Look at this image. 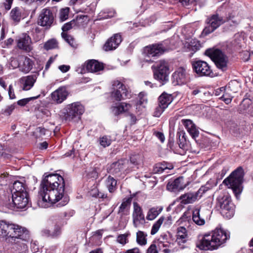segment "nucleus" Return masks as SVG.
Listing matches in <instances>:
<instances>
[{
	"instance_id": "69168bd1",
	"label": "nucleus",
	"mask_w": 253,
	"mask_h": 253,
	"mask_svg": "<svg viewBox=\"0 0 253 253\" xmlns=\"http://www.w3.org/2000/svg\"><path fill=\"white\" fill-rule=\"evenodd\" d=\"M16 105L15 103L8 106L5 110V112L10 115L12 111L15 109Z\"/></svg>"
},
{
	"instance_id": "8fccbe9b",
	"label": "nucleus",
	"mask_w": 253,
	"mask_h": 253,
	"mask_svg": "<svg viewBox=\"0 0 253 253\" xmlns=\"http://www.w3.org/2000/svg\"><path fill=\"white\" fill-rule=\"evenodd\" d=\"M89 194L91 196L96 198H104L106 197L104 194L99 192L98 189L96 188H94L91 189L89 192Z\"/></svg>"
},
{
	"instance_id": "9b49d317",
	"label": "nucleus",
	"mask_w": 253,
	"mask_h": 253,
	"mask_svg": "<svg viewBox=\"0 0 253 253\" xmlns=\"http://www.w3.org/2000/svg\"><path fill=\"white\" fill-rule=\"evenodd\" d=\"M192 65L193 71L198 76H211L212 74L210 66L204 61H194Z\"/></svg>"
},
{
	"instance_id": "a878e982",
	"label": "nucleus",
	"mask_w": 253,
	"mask_h": 253,
	"mask_svg": "<svg viewBox=\"0 0 253 253\" xmlns=\"http://www.w3.org/2000/svg\"><path fill=\"white\" fill-rule=\"evenodd\" d=\"M36 75H30L20 79V83L22 84V88L24 90H30L36 82Z\"/></svg>"
},
{
	"instance_id": "58836bf2",
	"label": "nucleus",
	"mask_w": 253,
	"mask_h": 253,
	"mask_svg": "<svg viewBox=\"0 0 253 253\" xmlns=\"http://www.w3.org/2000/svg\"><path fill=\"white\" fill-rule=\"evenodd\" d=\"M105 183L110 193H112L115 190L117 181L113 177L109 176L106 180Z\"/></svg>"
},
{
	"instance_id": "72a5a7b5",
	"label": "nucleus",
	"mask_w": 253,
	"mask_h": 253,
	"mask_svg": "<svg viewBox=\"0 0 253 253\" xmlns=\"http://www.w3.org/2000/svg\"><path fill=\"white\" fill-rule=\"evenodd\" d=\"M162 207H157L151 208L148 211L146 218L149 220L154 219L162 212Z\"/></svg>"
},
{
	"instance_id": "4d7b16f0",
	"label": "nucleus",
	"mask_w": 253,
	"mask_h": 253,
	"mask_svg": "<svg viewBox=\"0 0 253 253\" xmlns=\"http://www.w3.org/2000/svg\"><path fill=\"white\" fill-rule=\"evenodd\" d=\"M166 108H163V106L159 104L154 112V116L156 117H159L162 113L164 112Z\"/></svg>"
},
{
	"instance_id": "4468645a",
	"label": "nucleus",
	"mask_w": 253,
	"mask_h": 253,
	"mask_svg": "<svg viewBox=\"0 0 253 253\" xmlns=\"http://www.w3.org/2000/svg\"><path fill=\"white\" fill-rule=\"evenodd\" d=\"M14 226L13 227L11 236L12 240L15 241L17 239L24 241H28L30 240L29 231L25 227L15 224Z\"/></svg>"
},
{
	"instance_id": "20e7f679",
	"label": "nucleus",
	"mask_w": 253,
	"mask_h": 253,
	"mask_svg": "<svg viewBox=\"0 0 253 253\" xmlns=\"http://www.w3.org/2000/svg\"><path fill=\"white\" fill-rule=\"evenodd\" d=\"M226 22H230V24L233 26H237L239 21L234 19L233 16H229L227 17V19H224L222 16L218 14H213L207 20V26L203 30V32L208 35L213 32L215 29L219 27L221 24Z\"/></svg>"
},
{
	"instance_id": "412c9836",
	"label": "nucleus",
	"mask_w": 253,
	"mask_h": 253,
	"mask_svg": "<svg viewBox=\"0 0 253 253\" xmlns=\"http://www.w3.org/2000/svg\"><path fill=\"white\" fill-rule=\"evenodd\" d=\"M122 40L120 34H116L110 38L104 45L105 51H109L116 49L121 42Z\"/></svg>"
},
{
	"instance_id": "4be33fe9",
	"label": "nucleus",
	"mask_w": 253,
	"mask_h": 253,
	"mask_svg": "<svg viewBox=\"0 0 253 253\" xmlns=\"http://www.w3.org/2000/svg\"><path fill=\"white\" fill-rule=\"evenodd\" d=\"M14 224L9 223L5 221H0V237L11 238Z\"/></svg>"
},
{
	"instance_id": "f257e3e1",
	"label": "nucleus",
	"mask_w": 253,
	"mask_h": 253,
	"mask_svg": "<svg viewBox=\"0 0 253 253\" xmlns=\"http://www.w3.org/2000/svg\"><path fill=\"white\" fill-rule=\"evenodd\" d=\"M230 235L221 228H216L211 232L204 234L197 243V247L203 250H217L229 238Z\"/></svg>"
},
{
	"instance_id": "f03ea898",
	"label": "nucleus",
	"mask_w": 253,
	"mask_h": 253,
	"mask_svg": "<svg viewBox=\"0 0 253 253\" xmlns=\"http://www.w3.org/2000/svg\"><path fill=\"white\" fill-rule=\"evenodd\" d=\"M243 177V169L241 168H239L232 172L230 175L223 181L224 184L232 189L237 199L239 198L243 190L242 182Z\"/></svg>"
},
{
	"instance_id": "2eb2a0df",
	"label": "nucleus",
	"mask_w": 253,
	"mask_h": 253,
	"mask_svg": "<svg viewBox=\"0 0 253 253\" xmlns=\"http://www.w3.org/2000/svg\"><path fill=\"white\" fill-rule=\"evenodd\" d=\"M235 84H236L237 85H238V83L234 81L231 82L229 83L228 85L226 86L225 88L221 87L220 89V91L223 92L222 96L220 98L224 101L227 104H228L231 102L232 99L233 97V94L238 91L237 89L232 88Z\"/></svg>"
},
{
	"instance_id": "13d9d810",
	"label": "nucleus",
	"mask_w": 253,
	"mask_h": 253,
	"mask_svg": "<svg viewBox=\"0 0 253 253\" xmlns=\"http://www.w3.org/2000/svg\"><path fill=\"white\" fill-rule=\"evenodd\" d=\"M139 101L138 103L141 105H144L147 103V98L145 94L143 92H140L138 95Z\"/></svg>"
},
{
	"instance_id": "7c9ffc66",
	"label": "nucleus",
	"mask_w": 253,
	"mask_h": 253,
	"mask_svg": "<svg viewBox=\"0 0 253 253\" xmlns=\"http://www.w3.org/2000/svg\"><path fill=\"white\" fill-rule=\"evenodd\" d=\"M192 219L193 221L198 225H203L205 223V217L200 212V210L198 208L193 210Z\"/></svg>"
},
{
	"instance_id": "6ab92c4d",
	"label": "nucleus",
	"mask_w": 253,
	"mask_h": 253,
	"mask_svg": "<svg viewBox=\"0 0 253 253\" xmlns=\"http://www.w3.org/2000/svg\"><path fill=\"white\" fill-rule=\"evenodd\" d=\"M187 184L184 182L183 176L179 177L174 180L169 181L167 185L168 190L171 192H177L183 190Z\"/></svg>"
},
{
	"instance_id": "e433bc0d",
	"label": "nucleus",
	"mask_w": 253,
	"mask_h": 253,
	"mask_svg": "<svg viewBox=\"0 0 253 253\" xmlns=\"http://www.w3.org/2000/svg\"><path fill=\"white\" fill-rule=\"evenodd\" d=\"M177 240L178 242L185 243L187 238V231L185 227L180 226L177 229Z\"/></svg>"
},
{
	"instance_id": "6e6552de",
	"label": "nucleus",
	"mask_w": 253,
	"mask_h": 253,
	"mask_svg": "<svg viewBox=\"0 0 253 253\" xmlns=\"http://www.w3.org/2000/svg\"><path fill=\"white\" fill-rule=\"evenodd\" d=\"M216 205L220 208V212L224 217L230 218L233 216L235 213V206L229 196H219L217 199Z\"/></svg>"
},
{
	"instance_id": "2f4dec72",
	"label": "nucleus",
	"mask_w": 253,
	"mask_h": 253,
	"mask_svg": "<svg viewBox=\"0 0 253 253\" xmlns=\"http://www.w3.org/2000/svg\"><path fill=\"white\" fill-rule=\"evenodd\" d=\"M173 98L171 95L163 93L159 97V104L163 106V108H167L171 103Z\"/></svg>"
},
{
	"instance_id": "ddd939ff",
	"label": "nucleus",
	"mask_w": 253,
	"mask_h": 253,
	"mask_svg": "<svg viewBox=\"0 0 253 253\" xmlns=\"http://www.w3.org/2000/svg\"><path fill=\"white\" fill-rule=\"evenodd\" d=\"M29 194L21 195H12V203L9 208L16 207L17 209H24L29 204Z\"/></svg>"
},
{
	"instance_id": "4c0bfd02",
	"label": "nucleus",
	"mask_w": 253,
	"mask_h": 253,
	"mask_svg": "<svg viewBox=\"0 0 253 253\" xmlns=\"http://www.w3.org/2000/svg\"><path fill=\"white\" fill-rule=\"evenodd\" d=\"M10 18L14 22H18L21 19V11L20 8L16 7L12 9L10 12Z\"/></svg>"
},
{
	"instance_id": "cd10ccee",
	"label": "nucleus",
	"mask_w": 253,
	"mask_h": 253,
	"mask_svg": "<svg viewBox=\"0 0 253 253\" xmlns=\"http://www.w3.org/2000/svg\"><path fill=\"white\" fill-rule=\"evenodd\" d=\"M19 70L23 73H28L32 68V60L23 55L19 56Z\"/></svg>"
},
{
	"instance_id": "37998d69",
	"label": "nucleus",
	"mask_w": 253,
	"mask_h": 253,
	"mask_svg": "<svg viewBox=\"0 0 253 253\" xmlns=\"http://www.w3.org/2000/svg\"><path fill=\"white\" fill-rule=\"evenodd\" d=\"M57 47L58 42L57 41L54 39L48 41L44 44V48L47 50L54 49Z\"/></svg>"
},
{
	"instance_id": "f3484780",
	"label": "nucleus",
	"mask_w": 253,
	"mask_h": 253,
	"mask_svg": "<svg viewBox=\"0 0 253 253\" xmlns=\"http://www.w3.org/2000/svg\"><path fill=\"white\" fill-rule=\"evenodd\" d=\"M17 45L19 49L26 52H30L33 49L31 38L27 34H23L19 37Z\"/></svg>"
},
{
	"instance_id": "de8ad7c7",
	"label": "nucleus",
	"mask_w": 253,
	"mask_h": 253,
	"mask_svg": "<svg viewBox=\"0 0 253 253\" xmlns=\"http://www.w3.org/2000/svg\"><path fill=\"white\" fill-rule=\"evenodd\" d=\"M69 8L65 7L62 8L59 11V18L61 21H64L67 19L69 15Z\"/></svg>"
},
{
	"instance_id": "49530a36",
	"label": "nucleus",
	"mask_w": 253,
	"mask_h": 253,
	"mask_svg": "<svg viewBox=\"0 0 253 253\" xmlns=\"http://www.w3.org/2000/svg\"><path fill=\"white\" fill-rule=\"evenodd\" d=\"M130 234L128 233L124 234H120L117 238V242L124 246L128 243V240L127 237Z\"/></svg>"
},
{
	"instance_id": "79ce46f5",
	"label": "nucleus",
	"mask_w": 253,
	"mask_h": 253,
	"mask_svg": "<svg viewBox=\"0 0 253 253\" xmlns=\"http://www.w3.org/2000/svg\"><path fill=\"white\" fill-rule=\"evenodd\" d=\"M164 221V217L161 216L153 225L151 231L152 235L155 234L159 230L161 225Z\"/></svg>"
},
{
	"instance_id": "f704fd0d",
	"label": "nucleus",
	"mask_w": 253,
	"mask_h": 253,
	"mask_svg": "<svg viewBox=\"0 0 253 253\" xmlns=\"http://www.w3.org/2000/svg\"><path fill=\"white\" fill-rule=\"evenodd\" d=\"M136 241L137 244L144 246L147 244V234L146 233L142 231H138L136 232Z\"/></svg>"
},
{
	"instance_id": "bf43d9fd",
	"label": "nucleus",
	"mask_w": 253,
	"mask_h": 253,
	"mask_svg": "<svg viewBox=\"0 0 253 253\" xmlns=\"http://www.w3.org/2000/svg\"><path fill=\"white\" fill-rule=\"evenodd\" d=\"M10 65L13 69L18 67L19 68L20 62L19 56L17 58H11L10 62Z\"/></svg>"
},
{
	"instance_id": "c756f323",
	"label": "nucleus",
	"mask_w": 253,
	"mask_h": 253,
	"mask_svg": "<svg viewBox=\"0 0 253 253\" xmlns=\"http://www.w3.org/2000/svg\"><path fill=\"white\" fill-rule=\"evenodd\" d=\"M179 198L181 200V203L183 204L193 203L199 199L196 192L185 193L182 195Z\"/></svg>"
},
{
	"instance_id": "39448f33",
	"label": "nucleus",
	"mask_w": 253,
	"mask_h": 253,
	"mask_svg": "<svg viewBox=\"0 0 253 253\" xmlns=\"http://www.w3.org/2000/svg\"><path fill=\"white\" fill-rule=\"evenodd\" d=\"M84 112L83 106L80 102H77L66 105L60 111L59 116L62 120L71 122L77 118H79Z\"/></svg>"
},
{
	"instance_id": "5fc2aeb1",
	"label": "nucleus",
	"mask_w": 253,
	"mask_h": 253,
	"mask_svg": "<svg viewBox=\"0 0 253 253\" xmlns=\"http://www.w3.org/2000/svg\"><path fill=\"white\" fill-rule=\"evenodd\" d=\"M75 25V21L74 20H72L69 22H68L67 23H65L62 27V30H63V32L65 33V32L68 31L71 29L73 26Z\"/></svg>"
},
{
	"instance_id": "6e6d98bb",
	"label": "nucleus",
	"mask_w": 253,
	"mask_h": 253,
	"mask_svg": "<svg viewBox=\"0 0 253 253\" xmlns=\"http://www.w3.org/2000/svg\"><path fill=\"white\" fill-rule=\"evenodd\" d=\"M39 96L33 97L24 98L17 101V104L21 106H24L26 105L30 100L38 98Z\"/></svg>"
},
{
	"instance_id": "603ef678",
	"label": "nucleus",
	"mask_w": 253,
	"mask_h": 253,
	"mask_svg": "<svg viewBox=\"0 0 253 253\" xmlns=\"http://www.w3.org/2000/svg\"><path fill=\"white\" fill-rule=\"evenodd\" d=\"M14 248L16 250L13 253H26L27 250V246L24 243H22L19 247L18 245H15Z\"/></svg>"
},
{
	"instance_id": "09e8293b",
	"label": "nucleus",
	"mask_w": 253,
	"mask_h": 253,
	"mask_svg": "<svg viewBox=\"0 0 253 253\" xmlns=\"http://www.w3.org/2000/svg\"><path fill=\"white\" fill-rule=\"evenodd\" d=\"M61 232V226L58 222H56L54 225L53 230L51 231V237H57L60 235Z\"/></svg>"
},
{
	"instance_id": "b1692460",
	"label": "nucleus",
	"mask_w": 253,
	"mask_h": 253,
	"mask_svg": "<svg viewBox=\"0 0 253 253\" xmlns=\"http://www.w3.org/2000/svg\"><path fill=\"white\" fill-rule=\"evenodd\" d=\"M181 123L193 138H195L198 136L199 131L195 125L191 120L182 119L181 120Z\"/></svg>"
},
{
	"instance_id": "a19ab883",
	"label": "nucleus",
	"mask_w": 253,
	"mask_h": 253,
	"mask_svg": "<svg viewBox=\"0 0 253 253\" xmlns=\"http://www.w3.org/2000/svg\"><path fill=\"white\" fill-rule=\"evenodd\" d=\"M62 38L69 43V44L74 47L76 48L77 47V44L75 41V39L70 35H68L66 33H62Z\"/></svg>"
},
{
	"instance_id": "3c124183",
	"label": "nucleus",
	"mask_w": 253,
	"mask_h": 253,
	"mask_svg": "<svg viewBox=\"0 0 253 253\" xmlns=\"http://www.w3.org/2000/svg\"><path fill=\"white\" fill-rule=\"evenodd\" d=\"M99 170V169L97 167L92 168L87 173V175L89 177L96 179L98 176Z\"/></svg>"
},
{
	"instance_id": "c9c22d12",
	"label": "nucleus",
	"mask_w": 253,
	"mask_h": 253,
	"mask_svg": "<svg viewBox=\"0 0 253 253\" xmlns=\"http://www.w3.org/2000/svg\"><path fill=\"white\" fill-rule=\"evenodd\" d=\"M131 200L129 199L124 201L119 207L118 213L121 216L127 215L128 213V210L130 205Z\"/></svg>"
},
{
	"instance_id": "e2e57ef3",
	"label": "nucleus",
	"mask_w": 253,
	"mask_h": 253,
	"mask_svg": "<svg viewBox=\"0 0 253 253\" xmlns=\"http://www.w3.org/2000/svg\"><path fill=\"white\" fill-rule=\"evenodd\" d=\"M171 245L169 243L160 242L159 243L158 248L160 251L164 249L171 248Z\"/></svg>"
},
{
	"instance_id": "7ed1b4c3",
	"label": "nucleus",
	"mask_w": 253,
	"mask_h": 253,
	"mask_svg": "<svg viewBox=\"0 0 253 253\" xmlns=\"http://www.w3.org/2000/svg\"><path fill=\"white\" fill-rule=\"evenodd\" d=\"M65 186H59L56 188L50 189L47 191L41 193L40 198H42V201L45 202L54 204L60 200H63L59 203L60 206H63L67 204L68 202V199L64 197Z\"/></svg>"
},
{
	"instance_id": "338daca9",
	"label": "nucleus",
	"mask_w": 253,
	"mask_h": 253,
	"mask_svg": "<svg viewBox=\"0 0 253 253\" xmlns=\"http://www.w3.org/2000/svg\"><path fill=\"white\" fill-rule=\"evenodd\" d=\"M155 136L159 138L162 142H164L165 141V136L162 132H155Z\"/></svg>"
},
{
	"instance_id": "aec40b11",
	"label": "nucleus",
	"mask_w": 253,
	"mask_h": 253,
	"mask_svg": "<svg viewBox=\"0 0 253 253\" xmlns=\"http://www.w3.org/2000/svg\"><path fill=\"white\" fill-rule=\"evenodd\" d=\"M166 50L162 44H153L145 48V52L149 57L159 56Z\"/></svg>"
},
{
	"instance_id": "ea45409f",
	"label": "nucleus",
	"mask_w": 253,
	"mask_h": 253,
	"mask_svg": "<svg viewBox=\"0 0 253 253\" xmlns=\"http://www.w3.org/2000/svg\"><path fill=\"white\" fill-rule=\"evenodd\" d=\"M143 160V156L140 154L132 155L130 157V163L135 166L140 165Z\"/></svg>"
},
{
	"instance_id": "052dcab7",
	"label": "nucleus",
	"mask_w": 253,
	"mask_h": 253,
	"mask_svg": "<svg viewBox=\"0 0 253 253\" xmlns=\"http://www.w3.org/2000/svg\"><path fill=\"white\" fill-rule=\"evenodd\" d=\"M146 253H158V250L155 244H152L148 248Z\"/></svg>"
},
{
	"instance_id": "c85d7f7f",
	"label": "nucleus",
	"mask_w": 253,
	"mask_h": 253,
	"mask_svg": "<svg viewBox=\"0 0 253 253\" xmlns=\"http://www.w3.org/2000/svg\"><path fill=\"white\" fill-rule=\"evenodd\" d=\"M12 195H21L28 194L27 187L23 182L17 181L14 182L11 189Z\"/></svg>"
},
{
	"instance_id": "423d86ee",
	"label": "nucleus",
	"mask_w": 253,
	"mask_h": 253,
	"mask_svg": "<svg viewBox=\"0 0 253 253\" xmlns=\"http://www.w3.org/2000/svg\"><path fill=\"white\" fill-rule=\"evenodd\" d=\"M59 186H65L64 178L59 174H50L44 176L41 184L39 194L43 192L47 191L50 189L56 188Z\"/></svg>"
},
{
	"instance_id": "393cba45",
	"label": "nucleus",
	"mask_w": 253,
	"mask_h": 253,
	"mask_svg": "<svg viewBox=\"0 0 253 253\" xmlns=\"http://www.w3.org/2000/svg\"><path fill=\"white\" fill-rule=\"evenodd\" d=\"M85 67L86 70L91 73H96L103 70L104 69L103 63L94 59L87 61L85 63Z\"/></svg>"
},
{
	"instance_id": "680f3d73",
	"label": "nucleus",
	"mask_w": 253,
	"mask_h": 253,
	"mask_svg": "<svg viewBox=\"0 0 253 253\" xmlns=\"http://www.w3.org/2000/svg\"><path fill=\"white\" fill-rule=\"evenodd\" d=\"M209 188L206 186H202L198 191L196 193L198 196L199 198H200L203 194L208 190Z\"/></svg>"
},
{
	"instance_id": "a211bd4d",
	"label": "nucleus",
	"mask_w": 253,
	"mask_h": 253,
	"mask_svg": "<svg viewBox=\"0 0 253 253\" xmlns=\"http://www.w3.org/2000/svg\"><path fill=\"white\" fill-rule=\"evenodd\" d=\"M69 92L65 86H61L51 94L52 100L57 104H60L65 100Z\"/></svg>"
},
{
	"instance_id": "f8f14e48",
	"label": "nucleus",
	"mask_w": 253,
	"mask_h": 253,
	"mask_svg": "<svg viewBox=\"0 0 253 253\" xmlns=\"http://www.w3.org/2000/svg\"><path fill=\"white\" fill-rule=\"evenodd\" d=\"M54 16L50 9H43L39 16L38 23L39 25L47 28L50 27L53 23Z\"/></svg>"
},
{
	"instance_id": "864d4df0",
	"label": "nucleus",
	"mask_w": 253,
	"mask_h": 253,
	"mask_svg": "<svg viewBox=\"0 0 253 253\" xmlns=\"http://www.w3.org/2000/svg\"><path fill=\"white\" fill-rule=\"evenodd\" d=\"M200 47V44L198 41H191L190 43L189 44L188 48L190 50L193 51L194 52L199 50Z\"/></svg>"
},
{
	"instance_id": "9d476101",
	"label": "nucleus",
	"mask_w": 253,
	"mask_h": 253,
	"mask_svg": "<svg viewBox=\"0 0 253 253\" xmlns=\"http://www.w3.org/2000/svg\"><path fill=\"white\" fill-rule=\"evenodd\" d=\"M131 95L126 86L118 80L114 81L112 83V91L111 97L112 99L120 101L122 100L129 98Z\"/></svg>"
},
{
	"instance_id": "5701e85b",
	"label": "nucleus",
	"mask_w": 253,
	"mask_h": 253,
	"mask_svg": "<svg viewBox=\"0 0 253 253\" xmlns=\"http://www.w3.org/2000/svg\"><path fill=\"white\" fill-rule=\"evenodd\" d=\"M172 79L177 84H182L185 83L188 79L186 70L183 68H178L173 74Z\"/></svg>"
},
{
	"instance_id": "c03bdc74",
	"label": "nucleus",
	"mask_w": 253,
	"mask_h": 253,
	"mask_svg": "<svg viewBox=\"0 0 253 253\" xmlns=\"http://www.w3.org/2000/svg\"><path fill=\"white\" fill-rule=\"evenodd\" d=\"M99 142L101 146L103 147H106L111 144L112 140L110 137L108 136H103L99 138Z\"/></svg>"
},
{
	"instance_id": "1a4fd4ad",
	"label": "nucleus",
	"mask_w": 253,
	"mask_h": 253,
	"mask_svg": "<svg viewBox=\"0 0 253 253\" xmlns=\"http://www.w3.org/2000/svg\"><path fill=\"white\" fill-rule=\"evenodd\" d=\"M152 69L155 79L162 82L168 81L169 70L168 64L167 62L164 60H160L152 66Z\"/></svg>"
},
{
	"instance_id": "a18cd8bd",
	"label": "nucleus",
	"mask_w": 253,
	"mask_h": 253,
	"mask_svg": "<svg viewBox=\"0 0 253 253\" xmlns=\"http://www.w3.org/2000/svg\"><path fill=\"white\" fill-rule=\"evenodd\" d=\"M165 164L158 163L155 165L153 168V171L155 173H161L166 169H170Z\"/></svg>"
},
{
	"instance_id": "dca6fc26",
	"label": "nucleus",
	"mask_w": 253,
	"mask_h": 253,
	"mask_svg": "<svg viewBox=\"0 0 253 253\" xmlns=\"http://www.w3.org/2000/svg\"><path fill=\"white\" fill-rule=\"evenodd\" d=\"M133 211L132 213L133 225L137 228L145 220L142 210L136 202H133Z\"/></svg>"
},
{
	"instance_id": "473e14b6",
	"label": "nucleus",
	"mask_w": 253,
	"mask_h": 253,
	"mask_svg": "<svg viewBox=\"0 0 253 253\" xmlns=\"http://www.w3.org/2000/svg\"><path fill=\"white\" fill-rule=\"evenodd\" d=\"M124 169V164L123 161H119L117 162L113 163L110 166L109 169V172L111 173L117 175L119 172Z\"/></svg>"
},
{
	"instance_id": "774afa93",
	"label": "nucleus",
	"mask_w": 253,
	"mask_h": 253,
	"mask_svg": "<svg viewBox=\"0 0 253 253\" xmlns=\"http://www.w3.org/2000/svg\"><path fill=\"white\" fill-rule=\"evenodd\" d=\"M125 253H140V251L138 248H134L127 250Z\"/></svg>"
},
{
	"instance_id": "0e129e2a",
	"label": "nucleus",
	"mask_w": 253,
	"mask_h": 253,
	"mask_svg": "<svg viewBox=\"0 0 253 253\" xmlns=\"http://www.w3.org/2000/svg\"><path fill=\"white\" fill-rule=\"evenodd\" d=\"M8 95L10 99H13L16 98L15 95L14 94V89L11 84H10L8 87Z\"/></svg>"
},
{
	"instance_id": "0eeeda50",
	"label": "nucleus",
	"mask_w": 253,
	"mask_h": 253,
	"mask_svg": "<svg viewBox=\"0 0 253 253\" xmlns=\"http://www.w3.org/2000/svg\"><path fill=\"white\" fill-rule=\"evenodd\" d=\"M205 54L214 62L216 67L223 71L227 67L228 59L227 56L220 49L209 48L206 50Z\"/></svg>"
},
{
	"instance_id": "bb28decb",
	"label": "nucleus",
	"mask_w": 253,
	"mask_h": 253,
	"mask_svg": "<svg viewBox=\"0 0 253 253\" xmlns=\"http://www.w3.org/2000/svg\"><path fill=\"white\" fill-rule=\"evenodd\" d=\"M131 108V105L126 102H122L112 106L111 107L112 112L115 115H119L122 113L127 112Z\"/></svg>"
}]
</instances>
